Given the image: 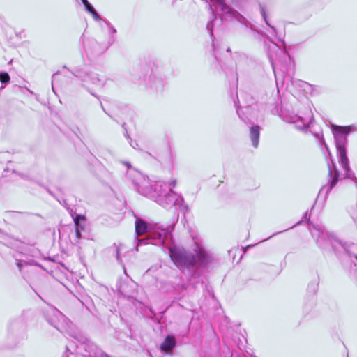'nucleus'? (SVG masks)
Returning <instances> with one entry per match:
<instances>
[{"label": "nucleus", "instance_id": "f257e3e1", "mask_svg": "<svg viewBox=\"0 0 357 357\" xmlns=\"http://www.w3.org/2000/svg\"><path fill=\"white\" fill-rule=\"evenodd\" d=\"M128 176L139 194L152 199L162 207L183 206V198L173 191L176 185L175 178H171L169 182L151 181L135 169H130Z\"/></svg>", "mask_w": 357, "mask_h": 357}, {"label": "nucleus", "instance_id": "c85d7f7f", "mask_svg": "<svg viewBox=\"0 0 357 357\" xmlns=\"http://www.w3.org/2000/svg\"><path fill=\"white\" fill-rule=\"evenodd\" d=\"M82 3L84 4V7L86 6V5H89L90 3L88 1V0H82Z\"/></svg>", "mask_w": 357, "mask_h": 357}, {"label": "nucleus", "instance_id": "dca6fc26", "mask_svg": "<svg viewBox=\"0 0 357 357\" xmlns=\"http://www.w3.org/2000/svg\"><path fill=\"white\" fill-rule=\"evenodd\" d=\"M0 81L2 83H8L10 81V76L7 73H0Z\"/></svg>", "mask_w": 357, "mask_h": 357}, {"label": "nucleus", "instance_id": "f3484780", "mask_svg": "<svg viewBox=\"0 0 357 357\" xmlns=\"http://www.w3.org/2000/svg\"><path fill=\"white\" fill-rule=\"evenodd\" d=\"M350 214L355 224L357 225V205L351 209Z\"/></svg>", "mask_w": 357, "mask_h": 357}, {"label": "nucleus", "instance_id": "473e14b6", "mask_svg": "<svg viewBox=\"0 0 357 357\" xmlns=\"http://www.w3.org/2000/svg\"><path fill=\"white\" fill-rule=\"evenodd\" d=\"M227 52H231L230 48H229H229H227Z\"/></svg>", "mask_w": 357, "mask_h": 357}, {"label": "nucleus", "instance_id": "6e6552de", "mask_svg": "<svg viewBox=\"0 0 357 357\" xmlns=\"http://www.w3.org/2000/svg\"><path fill=\"white\" fill-rule=\"evenodd\" d=\"M328 176L331 179V183L329 185L323 186L319 192L318 197H321L322 195H324V198L326 197L329 191L332 189V188L335 185L336 182L338 180V172L336 169L335 164L334 161L331 159L330 161H328Z\"/></svg>", "mask_w": 357, "mask_h": 357}, {"label": "nucleus", "instance_id": "0eeeda50", "mask_svg": "<svg viewBox=\"0 0 357 357\" xmlns=\"http://www.w3.org/2000/svg\"><path fill=\"white\" fill-rule=\"evenodd\" d=\"M222 11V17L225 20L236 21L247 26L248 20L237 11L230 8L225 3V0H211Z\"/></svg>", "mask_w": 357, "mask_h": 357}, {"label": "nucleus", "instance_id": "39448f33", "mask_svg": "<svg viewBox=\"0 0 357 357\" xmlns=\"http://www.w3.org/2000/svg\"><path fill=\"white\" fill-rule=\"evenodd\" d=\"M332 130L335 142L337 157L342 167L347 172L349 171V162L347 156L346 146L347 144V135L350 132L351 129L349 127L333 126Z\"/></svg>", "mask_w": 357, "mask_h": 357}, {"label": "nucleus", "instance_id": "a211bd4d", "mask_svg": "<svg viewBox=\"0 0 357 357\" xmlns=\"http://www.w3.org/2000/svg\"><path fill=\"white\" fill-rule=\"evenodd\" d=\"M89 356L90 357H109L105 354H103L100 351H89Z\"/></svg>", "mask_w": 357, "mask_h": 357}, {"label": "nucleus", "instance_id": "f704fd0d", "mask_svg": "<svg viewBox=\"0 0 357 357\" xmlns=\"http://www.w3.org/2000/svg\"><path fill=\"white\" fill-rule=\"evenodd\" d=\"M17 266L20 268L21 267V265L20 263L17 264Z\"/></svg>", "mask_w": 357, "mask_h": 357}, {"label": "nucleus", "instance_id": "b1692460", "mask_svg": "<svg viewBox=\"0 0 357 357\" xmlns=\"http://www.w3.org/2000/svg\"><path fill=\"white\" fill-rule=\"evenodd\" d=\"M236 107H237V113L238 114V116H240V118H241L243 121H245V119L243 118V112H241L239 108H238V106L236 105Z\"/></svg>", "mask_w": 357, "mask_h": 357}, {"label": "nucleus", "instance_id": "9d476101", "mask_svg": "<svg viewBox=\"0 0 357 357\" xmlns=\"http://www.w3.org/2000/svg\"><path fill=\"white\" fill-rule=\"evenodd\" d=\"M271 45L268 47V57H269V59L271 61V65H272V67H273V71H274V73H275V78H276V83L278 84V78H277V74H276V71H275V59L276 58V56L278 54H282L283 52L280 49V47H278V45L272 42L271 41Z\"/></svg>", "mask_w": 357, "mask_h": 357}, {"label": "nucleus", "instance_id": "4be33fe9", "mask_svg": "<svg viewBox=\"0 0 357 357\" xmlns=\"http://www.w3.org/2000/svg\"><path fill=\"white\" fill-rule=\"evenodd\" d=\"M95 8L93 7V6L89 3V5H86V6L85 7V10L89 12V13L93 11Z\"/></svg>", "mask_w": 357, "mask_h": 357}, {"label": "nucleus", "instance_id": "412c9836", "mask_svg": "<svg viewBox=\"0 0 357 357\" xmlns=\"http://www.w3.org/2000/svg\"><path fill=\"white\" fill-rule=\"evenodd\" d=\"M303 89L305 91H307L308 90V88H311L312 86L310 85L309 84H307V82H301V85Z\"/></svg>", "mask_w": 357, "mask_h": 357}, {"label": "nucleus", "instance_id": "4468645a", "mask_svg": "<svg viewBox=\"0 0 357 357\" xmlns=\"http://www.w3.org/2000/svg\"><path fill=\"white\" fill-rule=\"evenodd\" d=\"M260 133V127L258 126H254L250 128V137L255 148H257L259 144V138Z\"/></svg>", "mask_w": 357, "mask_h": 357}, {"label": "nucleus", "instance_id": "bb28decb", "mask_svg": "<svg viewBox=\"0 0 357 357\" xmlns=\"http://www.w3.org/2000/svg\"><path fill=\"white\" fill-rule=\"evenodd\" d=\"M58 77H59V74H54L52 76V84H54V82H56V80L57 79Z\"/></svg>", "mask_w": 357, "mask_h": 357}, {"label": "nucleus", "instance_id": "393cba45", "mask_svg": "<svg viewBox=\"0 0 357 357\" xmlns=\"http://www.w3.org/2000/svg\"><path fill=\"white\" fill-rule=\"evenodd\" d=\"M321 142H322L323 145H324V146L326 147V149H327V151L328 152V155H329L330 157H331V153L329 152L328 148V146H327L326 144L325 143V142H324V139H323V137H321Z\"/></svg>", "mask_w": 357, "mask_h": 357}, {"label": "nucleus", "instance_id": "c756f323", "mask_svg": "<svg viewBox=\"0 0 357 357\" xmlns=\"http://www.w3.org/2000/svg\"><path fill=\"white\" fill-rule=\"evenodd\" d=\"M108 26H109V29H110V31L112 33H114L116 32V29L112 27V26H110V24H108Z\"/></svg>", "mask_w": 357, "mask_h": 357}, {"label": "nucleus", "instance_id": "7ed1b4c3", "mask_svg": "<svg viewBox=\"0 0 357 357\" xmlns=\"http://www.w3.org/2000/svg\"><path fill=\"white\" fill-rule=\"evenodd\" d=\"M194 251L196 257L183 248L173 246L169 248V255L174 264L179 268H189L197 263L205 266L212 260L210 254L202 245L196 244Z\"/></svg>", "mask_w": 357, "mask_h": 357}, {"label": "nucleus", "instance_id": "ddd939ff", "mask_svg": "<svg viewBox=\"0 0 357 357\" xmlns=\"http://www.w3.org/2000/svg\"><path fill=\"white\" fill-rule=\"evenodd\" d=\"M74 222L76 226L75 230V243L78 244L79 239L82 237L81 231L84 229V226L79 222L80 220H84V216L82 215H76L75 218H73Z\"/></svg>", "mask_w": 357, "mask_h": 357}, {"label": "nucleus", "instance_id": "6ab92c4d", "mask_svg": "<svg viewBox=\"0 0 357 357\" xmlns=\"http://www.w3.org/2000/svg\"><path fill=\"white\" fill-rule=\"evenodd\" d=\"M90 13L91 14V15L93 16V19L96 21H100L102 20L100 16L98 14V13L96 12V10L95 9L93 11H91Z\"/></svg>", "mask_w": 357, "mask_h": 357}, {"label": "nucleus", "instance_id": "20e7f679", "mask_svg": "<svg viewBox=\"0 0 357 357\" xmlns=\"http://www.w3.org/2000/svg\"><path fill=\"white\" fill-rule=\"evenodd\" d=\"M135 233L137 236L147 234L146 238L138 240L137 246L149 243L155 245H164L171 238L167 229L162 228L156 224L148 223L138 218L135 220Z\"/></svg>", "mask_w": 357, "mask_h": 357}, {"label": "nucleus", "instance_id": "f8f14e48", "mask_svg": "<svg viewBox=\"0 0 357 357\" xmlns=\"http://www.w3.org/2000/svg\"><path fill=\"white\" fill-rule=\"evenodd\" d=\"M176 345V340L174 337L167 335L164 342L160 345V349L162 352L169 354Z\"/></svg>", "mask_w": 357, "mask_h": 357}, {"label": "nucleus", "instance_id": "423d86ee", "mask_svg": "<svg viewBox=\"0 0 357 357\" xmlns=\"http://www.w3.org/2000/svg\"><path fill=\"white\" fill-rule=\"evenodd\" d=\"M280 116L287 123L295 124L296 128L299 130L307 128L313 119V114L310 109H307L302 116L289 111H282Z\"/></svg>", "mask_w": 357, "mask_h": 357}, {"label": "nucleus", "instance_id": "72a5a7b5", "mask_svg": "<svg viewBox=\"0 0 357 357\" xmlns=\"http://www.w3.org/2000/svg\"><path fill=\"white\" fill-rule=\"evenodd\" d=\"M307 213H305V218H307Z\"/></svg>", "mask_w": 357, "mask_h": 357}, {"label": "nucleus", "instance_id": "9b49d317", "mask_svg": "<svg viewBox=\"0 0 357 357\" xmlns=\"http://www.w3.org/2000/svg\"><path fill=\"white\" fill-rule=\"evenodd\" d=\"M77 76L82 78L85 82H91L92 84L96 86L102 85V82L99 77V75L93 72H90L89 73H86L84 74L82 72H79Z\"/></svg>", "mask_w": 357, "mask_h": 357}, {"label": "nucleus", "instance_id": "cd10ccee", "mask_svg": "<svg viewBox=\"0 0 357 357\" xmlns=\"http://www.w3.org/2000/svg\"><path fill=\"white\" fill-rule=\"evenodd\" d=\"M208 8H209V9L211 10V13H212V14H213V20L215 18V14H214V11H213V8H212V6L209 4V5H208Z\"/></svg>", "mask_w": 357, "mask_h": 357}, {"label": "nucleus", "instance_id": "1a4fd4ad", "mask_svg": "<svg viewBox=\"0 0 357 357\" xmlns=\"http://www.w3.org/2000/svg\"><path fill=\"white\" fill-rule=\"evenodd\" d=\"M47 320L58 330L61 331L63 328L61 322L66 321L65 316L56 309H50L47 312Z\"/></svg>", "mask_w": 357, "mask_h": 357}, {"label": "nucleus", "instance_id": "2f4dec72", "mask_svg": "<svg viewBox=\"0 0 357 357\" xmlns=\"http://www.w3.org/2000/svg\"><path fill=\"white\" fill-rule=\"evenodd\" d=\"M124 164H125L126 166H128V167H130V165L128 162H124Z\"/></svg>", "mask_w": 357, "mask_h": 357}, {"label": "nucleus", "instance_id": "5701e85b", "mask_svg": "<svg viewBox=\"0 0 357 357\" xmlns=\"http://www.w3.org/2000/svg\"><path fill=\"white\" fill-rule=\"evenodd\" d=\"M207 29L212 32L213 30V21H210L207 24Z\"/></svg>", "mask_w": 357, "mask_h": 357}, {"label": "nucleus", "instance_id": "a878e982", "mask_svg": "<svg viewBox=\"0 0 357 357\" xmlns=\"http://www.w3.org/2000/svg\"><path fill=\"white\" fill-rule=\"evenodd\" d=\"M130 144L131 146H132L134 149H137L138 147V144L135 141H130Z\"/></svg>", "mask_w": 357, "mask_h": 357}, {"label": "nucleus", "instance_id": "aec40b11", "mask_svg": "<svg viewBox=\"0 0 357 357\" xmlns=\"http://www.w3.org/2000/svg\"><path fill=\"white\" fill-rule=\"evenodd\" d=\"M120 250H121L120 247L116 246V259L120 263H121L122 261L120 258Z\"/></svg>", "mask_w": 357, "mask_h": 357}, {"label": "nucleus", "instance_id": "f03ea898", "mask_svg": "<svg viewBox=\"0 0 357 357\" xmlns=\"http://www.w3.org/2000/svg\"><path fill=\"white\" fill-rule=\"evenodd\" d=\"M310 232L316 238L317 245L322 249L330 247L340 254V258L345 266H349V275L353 282L357 284V244H343L335 236L328 233L319 225L310 228Z\"/></svg>", "mask_w": 357, "mask_h": 357}, {"label": "nucleus", "instance_id": "2eb2a0df", "mask_svg": "<svg viewBox=\"0 0 357 357\" xmlns=\"http://www.w3.org/2000/svg\"><path fill=\"white\" fill-rule=\"evenodd\" d=\"M260 10H261V15H262V16H263V18L264 19V20H265V22H266V24H267V25L271 28V31L270 32V34H271V36H273L276 37V36H277V34H278V33H277V30H276V29H275L274 26H271V25L269 24V22H268V20H267V17H266V14L265 8H264V7L261 6Z\"/></svg>", "mask_w": 357, "mask_h": 357}, {"label": "nucleus", "instance_id": "7c9ffc66", "mask_svg": "<svg viewBox=\"0 0 357 357\" xmlns=\"http://www.w3.org/2000/svg\"><path fill=\"white\" fill-rule=\"evenodd\" d=\"M71 349H73L71 345H68V346L66 347V349H67V351H70Z\"/></svg>", "mask_w": 357, "mask_h": 357}]
</instances>
